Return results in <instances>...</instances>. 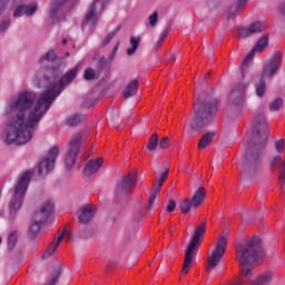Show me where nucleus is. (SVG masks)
Returning a JSON list of instances; mask_svg holds the SVG:
<instances>
[{
  "instance_id": "nucleus-1",
  "label": "nucleus",
  "mask_w": 285,
  "mask_h": 285,
  "mask_svg": "<svg viewBox=\"0 0 285 285\" xmlns=\"http://www.w3.org/2000/svg\"><path fill=\"white\" fill-rule=\"evenodd\" d=\"M46 72L51 76L45 77L39 82L40 88L41 86L47 88L40 96L32 90L24 89L8 100L4 110L7 122L3 130L6 144L18 146L28 144L35 137L43 115L50 110V106L63 92V88L72 83L77 77V68L69 70L60 79L59 69H47Z\"/></svg>"
},
{
  "instance_id": "nucleus-2",
  "label": "nucleus",
  "mask_w": 285,
  "mask_h": 285,
  "mask_svg": "<svg viewBox=\"0 0 285 285\" xmlns=\"http://www.w3.org/2000/svg\"><path fill=\"white\" fill-rule=\"evenodd\" d=\"M262 257H264L262 239L253 236L245 240L236 248V262L240 265V275L233 283L224 285H269L275 277V273L271 269L261 273L253 281V268Z\"/></svg>"
},
{
  "instance_id": "nucleus-3",
  "label": "nucleus",
  "mask_w": 285,
  "mask_h": 285,
  "mask_svg": "<svg viewBox=\"0 0 285 285\" xmlns=\"http://www.w3.org/2000/svg\"><path fill=\"white\" fill-rule=\"evenodd\" d=\"M217 110H219V101L210 96L206 97V94H200L194 102L195 116L191 120L193 130H199L207 124H210V120L215 119Z\"/></svg>"
},
{
  "instance_id": "nucleus-4",
  "label": "nucleus",
  "mask_w": 285,
  "mask_h": 285,
  "mask_svg": "<svg viewBox=\"0 0 285 285\" xmlns=\"http://www.w3.org/2000/svg\"><path fill=\"white\" fill-rule=\"evenodd\" d=\"M30 177H32V170L24 171L18 179L17 185L13 188V194L9 203V217L14 219L17 213L21 210L23 206V199L26 193H28V186H30Z\"/></svg>"
},
{
  "instance_id": "nucleus-5",
  "label": "nucleus",
  "mask_w": 285,
  "mask_h": 285,
  "mask_svg": "<svg viewBox=\"0 0 285 285\" xmlns=\"http://www.w3.org/2000/svg\"><path fill=\"white\" fill-rule=\"evenodd\" d=\"M205 233L206 223H202L194 230V235L185 252V259L181 269V273H184V275L188 274V272L190 271V266H193V262H195V257H197V250H199V246H202V237H204Z\"/></svg>"
},
{
  "instance_id": "nucleus-6",
  "label": "nucleus",
  "mask_w": 285,
  "mask_h": 285,
  "mask_svg": "<svg viewBox=\"0 0 285 285\" xmlns=\"http://www.w3.org/2000/svg\"><path fill=\"white\" fill-rule=\"evenodd\" d=\"M282 63V52L277 51L274 56L264 65L263 73L255 83V90L257 97H264L266 95V80L275 77L277 70Z\"/></svg>"
},
{
  "instance_id": "nucleus-7",
  "label": "nucleus",
  "mask_w": 285,
  "mask_h": 285,
  "mask_svg": "<svg viewBox=\"0 0 285 285\" xmlns=\"http://www.w3.org/2000/svg\"><path fill=\"white\" fill-rule=\"evenodd\" d=\"M55 210V203L52 200H46L40 210L33 214V218L31 225L29 227V237L35 239L41 230V226L50 219V215H52Z\"/></svg>"
},
{
  "instance_id": "nucleus-8",
  "label": "nucleus",
  "mask_w": 285,
  "mask_h": 285,
  "mask_svg": "<svg viewBox=\"0 0 285 285\" xmlns=\"http://www.w3.org/2000/svg\"><path fill=\"white\" fill-rule=\"evenodd\" d=\"M271 126L264 112L255 114L253 117V139L256 140L258 148H264L268 141Z\"/></svg>"
},
{
  "instance_id": "nucleus-9",
  "label": "nucleus",
  "mask_w": 285,
  "mask_h": 285,
  "mask_svg": "<svg viewBox=\"0 0 285 285\" xmlns=\"http://www.w3.org/2000/svg\"><path fill=\"white\" fill-rule=\"evenodd\" d=\"M108 6V0H95L94 3L88 8L82 23V30H86V26H96L99 21V17Z\"/></svg>"
},
{
  "instance_id": "nucleus-10",
  "label": "nucleus",
  "mask_w": 285,
  "mask_h": 285,
  "mask_svg": "<svg viewBox=\"0 0 285 285\" xmlns=\"http://www.w3.org/2000/svg\"><path fill=\"white\" fill-rule=\"evenodd\" d=\"M206 199V188L199 187L193 195L191 198H185L179 204L180 212L183 215H188L189 212L197 210V208L202 205Z\"/></svg>"
},
{
  "instance_id": "nucleus-11",
  "label": "nucleus",
  "mask_w": 285,
  "mask_h": 285,
  "mask_svg": "<svg viewBox=\"0 0 285 285\" xmlns=\"http://www.w3.org/2000/svg\"><path fill=\"white\" fill-rule=\"evenodd\" d=\"M28 0H12L11 8L13 10V17L18 19L19 17H33L39 10V4L37 2H31L29 4H23Z\"/></svg>"
},
{
  "instance_id": "nucleus-12",
  "label": "nucleus",
  "mask_w": 285,
  "mask_h": 285,
  "mask_svg": "<svg viewBox=\"0 0 285 285\" xmlns=\"http://www.w3.org/2000/svg\"><path fill=\"white\" fill-rule=\"evenodd\" d=\"M226 246H228V239L225 236H220L217 240L216 248L209 256L206 267L207 273H210L212 268H215V266L222 262V257H224V253H226Z\"/></svg>"
},
{
  "instance_id": "nucleus-13",
  "label": "nucleus",
  "mask_w": 285,
  "mask_h": 285,
  "mask_svg": "<svg viewBox=\"0 0 285 285\" xmlns=\"http://www.w3.org/2000/svg\"><path fill=\"white\" fill-rule=\"evenodd\" d=\"M81 134H76L71 137L69 141V149L65 157V164L67 168L75 166V161H77V155H79V148H81Z\"/></svg>"
},
{
  "instance_id": "nucleus-14",
  "label": "nucleus",
  "mask_w": 285,
  "mask_h": 285,
  "mask_svg": "<svg viewBox=\"0 0 285 285\" xmlns=\"http://www.w3.org/2000/svg\"><path fill=\"white\" fill-rule=\"evenodd\" d=\"M268 48V36H263L253 48V50L245 57L242 63V76L246 77V69L253 63L255 52H264Z\"/></svg>"
},
{
  "instance_id": "nucleus-15",
  "label": "nucleus",
  "mask_w": 285,
  "mask_h": 285,
  "mask_svg": "<svg viewBox=\"0 0 285 285\" xmlns=\"http://www.w3.org/2000/svg\"><path fill=\"white\" fill-rule=\"evenodd\" d=\"M137 186V171H129L127 175L122 176L120 181L117 184V193L122 195H130Z\"/></svg>"
},
{
  "instance_id": "nucleus-16",
  "label": "nucleus",
  "mask_w": 285,
  "mask_h": 285,
  "mask_svg": "<svg viewBox=\"0 0 285 285\" xmlns=\"http://www.w3.org/2000/svg\"><path fill=\"white\" fill-rule=\"evenodd\" d=\"M59 155V147H52L47 157L42 158L39 163L38 173L39 175H48L50 170L55 168V161Z\"/></svg>"
},
{
  "instance_id": "nucleus-17",
  "label": "nucleus",
  "mask_w": 285,
  "mask_h": 285,
  "mask_svg": "<svg viewBox=\"0 0 285 285\" xmlns=\"http://www.w3.org/2000/svg\"><path fill=\"white\" fill-rule=\"evenodd\" d=\"M246 88L248 85L244 82H238L229 94V101L234 106H244V99H246Z\"/></svg>"
},
{
  "instance_id": "nucleus-18",
  "label": "nucleus",
  "mask_w": 285,
  "mask_h": 285,
  "mask_svg": "<svg viewBox=\"0 0 285 285\" xmlns=\"http://www.w3.org/2000/svg\"><path fill=\"white\" fill-rule=\"evenodd\" d=\"M266 28V22L255 21L248 27H238L237 35L240 39H246V37H252V35H258V32H264Z\"/></svg>"
},
{
  "instance_id": "nucleus-19",
  "label": "nucleus",
  "mask_w": 285,
  "mask_h": 285,
  "mask_svg": "<svg viewBox=\"0 0 285 285\" xmlns=\"http://www.w3.org/2000/svg\"><path fill=\"white\" fill-rule=\"evenodd\" d=\"M167 177H168V170L164 171L159 177V179H157L154 183L148 203L146 205L147 210H150L153 208V204H155V199L159 197V193H161V186H164V181H166Z\"/></svg>"
},
{
  "instance_id": "nucleus-20",
  "label": "nucleus",
  "mask_w": 285,
  "mask_h": 285,
  "mask_svg": "<svg viewBox=\"0 0 285 285\" xmlns=\"http://www.w3.org/2000/svg\"><path fill=\"white\" fill-rule=\"evenodd\" d=\"M67 0H53L49 8V17L53 21V23H58V21H63L66 16L61 12V6L66 3Z\"/></svg>"
},
{
  "instance_id": "nucleus-21",
  "label": "nucleus",
  "mask_w": 285,
  "mask_h": 285,
  "mask_svg": "<svg viewBox=\"0 0 285 285\" xmlns=\"http://www.w3.org/2000/svg\"><path fill=\"white\" fill-rule=\"evenodd\" d=\"M63 239H70V233L68 230H63L58 235L57 239L51 244V246L42 255L43 259H46V257H50L51 255H55V250L59 248Z\"/></svg>"
},
{
  "instance_id": "nucleus-22",
  "label": "nucleus",
  "mask_w": 285,
  "mask_h": 285,
  "mask_svg": "<svg viewBox=\"0 0 285 285\" xmlns=\"http://www.w3.org/2000/svg\"><path fill=\"white\" fill-rule=\"evenodd\" d=\"M95 217V210L90 205L83 206L79 209L78 222L80 224H88Z\"/></svg>"
},
{
  "instance_id": "nucleus-23",
  "label": "nucleus",
  "mask_w": 285,
  "mask_h": 285,
  "mask_svg": "<svg viewBox=\"0 0 285 285\" xmlns=\"http://www.w3.org/2000/svg\"><path fill=\"white\" fill-rule=\"evenodd\" d=\"M279 166V184L284 186L285 184V160H282V156H275L271 161V168L274 170Z\"/></svg>"
},
{
  "instance_id": "nucleus-24",
  "label": "nucleus",
  "mask_w": 285,
  "mask_h": 285,
  "mask_svg": "<svg viewBox=\"0 0 285 285\" xmlns=\"http://www.w3.org/2000/svg\"><path fill=\"white\" fill-rule=\"evenodd\" d=\"M104 161V158H98L97 160H89L83 169L85 177H90L101 168V163Z\"/></svg>"
},
{
  "instance_id": "nucleus-25",
  "label": "nucleus",
  "mask_w": 285,
  "mask_h": 285,
  "mask_svg": "<svg viewBox=\"0 0 285 285\" xmlns=\"http://www.w3.org/2000/svg\"><path fill=\"white\" fill-rule=\"evenodd\" d=\"M137 90H139V80H131L124 91L125 99H129V97H135L137 95Z\"/></svg>"
},
{
  "instance_id": "nucleus-26",
  "label": "nucleus",
  "mask_w": 285,
  "mask_h": 285,
  "mask_svg": "<svg viewBox=\"0 0 285 285\" xmlns=\"http://www.w3.org/2000/svg\"><path fill=\"white\" fill-rule=\"evenodd\" d=\"M214 137H215V132H212V131L203 135L198 144V149L204 150V148H206L207 146H210V142L213 141Z\"/></svg>"
},
{
  "instance_id": "nucleus-27",
  "label": "nucleus",
  "mask_w": 285,
  "mask_h": 285,
  "mask_svg": "<svg viewBox=\"0 0 285 285\" xmlns=\"http://www.w3.org/2000/svg\"><path fill=\"white\" fill-rule=\"evenodd\" d=\"M247 3H248V0H237V2L230 7V12L233 14H237V12H242V10L246 8Z\"/></svg>"
},
{
  "instance_id": "nucleus-28",
  "label": "nucleus",
  "mask_w": 285,
  "mask_h": 285,
  "mask_svg": "<svg viewBox=\"0 0 285 285\" xmlns=\"http://www.w3.org/2000/svg\"><path fill=\"white\" fill-rule=\"evenodd\" d=\"M139 41L140 39L137 37L130 38L131 48L127 49V55L132 56L135 52H137V48H139Z\"/></svg>"
},
{
  "instance_id": "nucleus-29",
  "label": "nucleus",
  "mask_w": 285,
  "mask_h": 285,
  "mask_svg": "<svg viewBox=\"0 0 285 285\" xmlns=\"http://www.w3.org/2000/svg\"><path fill=\"white\" fill-rule=\"evenodd\" d=\"M61 267H58L50 276L47 285H57V282H59V277H61Z\"/></svg>"
},
{
  "instance_id": "nucleus-30",
  "label": "nucleus",
  "mask_w": 285,
  "mask_h": 285,
  "mask_svg": "<svg viewBox=\"0 0 285 285\" xmlns=\"http://www.w3.org/2000/svg\"><path fill=\"white\" fill-rule=\"evenodd\" d=\"M17 239H18L17 230L11 232L8 237V246L10 250H12L14 246H17Z\"/></svg>"
},
{
  "instance_id": "nucleus-31",
  "label": "nucleus",
  "mask_w": 285,
  "mask_h": 285,
  "mask_svg": "<svg viewBox=\"0 0 285 285\" xmlns=\"http://www.w3.org/2000/svg\"><path fill=\"white\" fill-rule=\"evenodd\" d=\"M158 145H159V138L157 137V134H154L149 139V142L147 145V149L148 150H155Z\"/></svg>"
},
{
  "instance_id": "nucleus-32",
  "label": "nucleus",
  "mask_w": 285,
  "mask_h": 285,
  "mask_svg": "<svg viewBox=\"0 0 285 285\" xmlns=\"http://www.w3.org/2000/svg\"><path fill=\"white\" fill-rule=\"evenodd\" d=\"M10 17H4L2 18V20L0 21V35H3V32H6V30H8V28H10Z\"/></svg>"
},
{
  "instance_id": "nucleus-33",
  "label": "nucleus",
  "mask_w": 285,
  "mask_h": 285,
  "mask_svg": "<svg viewBox=\"0 0 285 285\" xmlns=\"http://www.w3.org/2000/svg\"><path fill=\"white\" fill-rule=\"evenodd\" d=\"M57 59V53L55 50H49L42 58H40V63L45 61H55Z\"/></svg>"
},
{
  "instance_id": "nucleus-34",
  "label": "nucleus",
  "mask_w": 285,
  "mask_h": 285,
  "mask_svg": "<svg viewBox=\"0 0 285 285\" xmlns=\"http://www.w3.org/2000/svg\"><path fill=\"white\" fill-rule=\"evenodd\" d=\"M284 100H282V98H277L269 105V110H272V112H276V110H279V108H282Z\"/></svg>"
},
{
  "instance_id": "nucleus-35",
  "label": "nucleus",
  "mask_w": 285,
  "mask_h": 285,
  "mask_svg": "<svg viewBox=\"0 0 285 285\" xmlns=\"http://www.w3.org/2000/svg\"><path fill=\"white\" fill-rule=\"evenodd\" d=\"M81 119H82V116L77 114V115L69 117L67 119V124H68V126H77V124H80Z\"/></svg>"
},
{
  "instance_id": "nucleus-36",
  "label": "nucleus",
  "mask_w": 285,
  "mask_h": 285,
  "mask_svg": "<svg viewBox=\"0 0 285 285\" xmlns=\"http://www.w3.org/2000/svg\"><path fill=\"white\" fill-rule=\"evenodd\" d=\"M98 102H99V99L92 98V96H88L85 100V106L87 108H92L94 106H97Z\"/></svg>"
},
{
  "instance_id": "nucleus-37",
  "label": "nucleus",
  "mask_w": 285,
  "mask_h": 285,
  "mask_svg": "<svg viewBox=\"0 0 285 285\" xmlns=\"http://www.w3.org/2000/svg\"><path fill=\"white\" fill-rule=\"evenodd\" d=\"M95 76H96L95 69L89 68L85 70L83 77L86 81H92V79H95Z\"/></svg>"
},
{
  "instance_id": "nucleus-38",
  "label": "nucleus",
  "mask_w": 285,
  "mask_h": 285,
  "mask_svg": "<svg viewBox=\"0 0 285 285\" xmlns=\"http://www.w3.org/2000/svg\"><path fill=\"white\" fill-rule=\"evenodd\" d=\"M120 28H121V27H118V28L116 29V31L109 33V35L105 38V40L102 41V46H108V43H109L110 41H112V39H114L115 36L117 35V32H119V29H120Z\"/></svg>"
},
{
  "instance_id": "nucleus-39",
  "label": "nucleus",
  "mask_w": 285,
  "mask_h": 285,
  "mask_svg": "<svg viewBox=\"0 0 285 285\" xmlns=\"http://www.w3.org/2000/svg\"><path fill=\"white\" fill-rule=\"evenodd\" d=\"M159 19V14L157 13V11H155L151 16H149L148 20H149V24L155 28V26H157V21Z\"/></svg>"
},
{
  "instance_id": "nucleus-40",
  "label": "nucleus",
  "mask_w": 285,
  "mask_h": 285,
  "mask_svg": "<svg viewBox=\"0 0 285 285\" xmlns=\"http://www.w3.org/2000/svg\"><path fill=\"white\" fill-rule=\"evenodd\" d=\"M257 159H259V154H255L252 157L246 156V164H257Z\"/></svg>"
},
{
  "instance_id": "nucleus-41",
  "label": "nucleus",
  "mask_w": 285,
  "mask_h": 285,
  "mask_svg": "<svg viewBox=\"0 0 285 285\" xmlns=\"http://www.w3.org/2000/svg\"><path fill=\"white\" fill-rule=\"evenodd\" d=\"M8 3H10V0H0V17L3 14V12H6Z\"/></svg>"
},
{
  "instance_id": "nucleus-42",
  "label": "nucleus",
  "mask_w": 285,
  "mask_h": 285,
  "mask_svg": "<svg viewBox=\"0 0 285 285\" xmlns=\"http://www.w3.org/2000/svg\"><path fill=\"white\" fill-rule=\"evenodd\" d=\"M168 146H170V138L164 137V138L159 141V148H168Z\"/></svg>"
},
{
  "instance_id": "nucleus-43",
  "label": "nucleus",
  "mask_w": 285,
  "mask_h": 285,
  "mask_svg": "<svg viewBox=\"0 0 285 285\" xmlns=\"http://www.w3.org/2000/svg\"><path fill=\"white\" fill-rule=\"evenodd\" d=\"M175 208H177V203H175V200H169L166 212L173 213L175 210Z\"/></svg>"
},
{
  "instance_id": "nucleus-44",
  "label": "nucleus",
  "mask_w": 285,
  "mask_h": 285,
  "mask_svg": "<svg viewBox=\"0 0 285 285\" xmlns=\"http://www.w3.org/2000/svg\"><path fill=\"white\" fill-rule=\"evenodd\" d=\"M275 148L277 153H284V139L276 141Z\"/></svg>"
},
{
  "instance_id": "nucleus-45",
  "label": "nucleus",
  "mask_w": 285,
  "mask_h": 285,
  "mask_svg": "<svg viewBox=\"0 0 285 285\" xmlns=\"http://www.w3.org/2000/svg\"><path fill=\"white\" fill-rule=\"evenodd\" d=\"M166 37H168V31H164L158 39L157 46H161V43H164V41L166 40Z\"/></svg>"
},
{
  "instance_id": "nucleus-46",
  "label": "nucleus",
  "mask_w": 285,
  "mask_h": 285,
  "mask_svg": "<svg viewBox=\"0 0 285 285\" xmlns=\"http://www.w3.org/2000/svg\"><path fill=\"white\" fill-rule=\"evenodd\" d=\"M118 50H119V42L115 45L112 52L110 55V59H112L117 55Z\"/></svg>"
},
{
  "instance_id": "nucleus-47",
  "label": "nucleus",
  "mask_w": 285,
  "mask_h": 285,
  "mask_svg": "<svg viewBox=\"0 0 285 285\" xmlns=\"http://www.w3.org/2000/svg\"><path fill=\"white\" fill-rule=\"evenodd\" d=\"M66 43H68V39H62V46H66Z\"/></svg>"
},
{
  "instance_id": "nucleus-48",
  "label": "nucleus",
  "mask_w": 285,
  "mask_h": 285,
  "mask_svg": "<svg viewBox=\"0 0 285 285\" xmlns=\"http://www.w3.org/2000/svg\"><path fill=\"white\" fill-rule=\"evenodd\" d=\"M0 244H1V237H0Z\"/></svg>"
}]
</instances>
